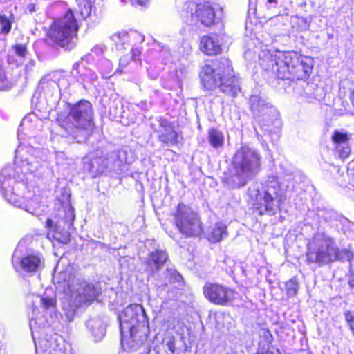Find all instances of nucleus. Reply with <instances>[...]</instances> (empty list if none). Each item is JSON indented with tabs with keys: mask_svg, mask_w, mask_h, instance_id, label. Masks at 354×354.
I'll return each mask as SVG.
<instances>
[{
	"mask_svg": "<svg viewBox=\"0 0 354 354\" xmlns=\"http://www.w3.org/2000/svg\"><path fill=\"white\" fill-rule=\"evenodd\" d=\"M63 212L64 213L63 216L64 221H74L75 218V209L71 205L64 207Z\"/></svg>",
	"mask_w": 354,
	"mask_h": 354,
	"instance_id": "bb28decb",
	"label": "nucleus"
},
{
	"mask_svg": "<svg viewBox=\"0 0 354 354\" xmlns=\"http://www.w3.org/2000/svg\"><path fill=\"white\" fill-rule=\"evenodd\" d=\"M202 291L204 297L209 303L221 306L232 305L237 295L234 289L218 282H206Z\"/></svg>",
	"mask_w": 354,
	"mask_h": 354,
	"instance_id": "6e6552de",
	"label": "nucleus"
},
{
	"mask_svg": "<svg viewBox=\"0 0 354 354\" xmlns=\"http://www.w3.org/2000/svg\"><path fill=\"white\" fill-rule=\"evenodd\" d=\"M297 289V283L294 280H289V295H295Z\"/></svg>",
	"mask_w": 354,
	"mask_h": 354,
	"instance_id": "2f4dec72",
	"label": "nucleus"
},
{
	"mask_svg": "<svg viewBox=\"0 0 354 354\" xmlns=\"http://www.w3.org/2000/svg\"><path fill=\"white\" fill-rule=\"evenodd\" d=\"M277 76L279 79H281V80L286 79L285 74H283L279 69L277 70Z\"/></svg>",
	"mask_w": 354,
	"mask_h": 354,
	"instance_id": "4c0bfd02",
	"label": "nucleus"
},
{
	"mask_svg": "<svg viewBox=\"0 0 354 354\" xmlns=\"http://www.w3.org/2000/svg\"><path fill=\"white\" fill-rule=\"evenodd\" d=\"M195 213L189 205L183 202L178 203L174 216L177 221H189Z\"/></svg>",
	"mask_w": 354,
	"mask_h": 354,
	"instance_id": "412c9836",
	"label": "nucleus"
},
{
	"mask_svg": "<svg viewBox=\"0 0 354 354\" xmlns=\"http://www.w3.org/2000/svg\"><path fill=\"white\" fill-rule=\"evenodd\" d=\"M231 165L232 169L223 173L222 182L233 188L242 187L260 170V154L246 145H241L234 153Z\"/></svg>",
	"mask_w": 354,
	"mask_h": 354,
	"instance_id": "f03ea898",
	"label": "nucleus"
},
{
	"mask_svg": "<svg viewBox=\"0 0 354 354\" xmlns=\"http://www.w3.org/2000/svg\"><path fill=\"white\" fill-rule=\"evenodd\" d=\"M68 115L57 119L60 127L73 137H77L83 132L93 131L95 123L91 103L82 99L75 104H68Z\"/></svg>",
	"mask_w": 354,
	"mask_h": 354,
	"instance_id": "20e7f679",
	"label": "nucleus"
},
{
	"mask_svg": "<svg viewBox=\"0 0 354 354\" xmlns=\"http://www.w3.org/2000/svg\"><path fill=\"white\" fill-rule=\"evenodd\" d=\"M168 255L165 251L155 250L148 254L144 261L145 271L151 274L158 271L167 261Z\"/></svg>",
	"mask_w": 354,
	"mask_h": 354,
	"instance_id": "ddd939ff",
	"label": "nucleus"
},
{
	"mask_svg": "<svg viewBox=\"0 0 354 354\" xmlns=\"http://www.w3.org/2000/svg\"><path fill=\"white\" fill-rule=\"evenodd\" d=\"M178 230L185 236H195L201 232L199 223H174Z\"/></svg>",
	"mask_w": 354,
	"mask_h": 354,
	"instance_id": "4be33fe9",
	"label": "nucleus"
},
{
	"mask_svg": "<svg viewBox=\"0 0 354 354\" xmlns=\"http://www.w3.org/2000/svg\"><path fill=\"white\" fill-rule=\"evenodd\" d=\"M41 258L36 254H27L21 258L20 268L27 273L35 272L40 266Z\"/></svg>",
	"mask_w": 354,
	"mask_h": 354,
	"instance_id": "6ab92c4d",
	"label": "nucleus"
},
{
	"mask_svg": "<svg viewBox=\"0 0 354 354\" xmlns=\"http://www.w3.org/2000/svg\"><path fill=\"white\" fill-rule=\"evenodd\" d=\"M160 127L162 129L158 131V141L166 146L177 145L180 136L174 127L169 122L162 123Z\"/></svg>",
	"mask_w": 354,
	"mask_h": 354,
	"instance_id": "2eb2a0df",
	"label": "nucleus"
},
{
	"mask_svg": "<svg viewBox=\"0 0 354 354\" xmlns=\"http://www.w3.org/2000/svg\"><path fill=\"white\" fill-rule=\"evenodd\" d=\"M344 218H343L342 216H340V215L337 214L336 212H333V211L327 213V214L325 216H324V219L325 221H328V220L342 221Z\"/></svg>",
	"mask_w": 354,
	"mask_h": 354,
	"instance_id": "c85d7f7f",
	"label": "nucleus"
},
{
	"mask_svg": "<svg viewBox=\"0 0 354 354\" xmlns=\"http://www.w3.org/2000/svg\"><path fill=\"white\" fill-rule=\"evenodd\" d=\"M345 316H346V319L348 322L350 328H351L353 333L354 334V312L353 313L348 312L346 313Z\"/></svg>",
	"mask_w": 354,
	"mask_h": 354,
	"instance_id": "c756f323",
	"label": "nucleus"
},
{
	"mask_svg": "<svg viewBox=\"0 0 354 354\" xmlns=\"http://www.w3.org/2000/svg\"><path fill=\"white\" fill-rule=\"evenodd\" d=\"M12 49L15 50L17 55L22 58L26 59L27 55V44H16L12 46Z\"/></svg>",
	"mask_w": 354,
	"mask_h": 354,
	"instance_id": "a878e982",
	"label": "nucleus"
},
{
	"mask_svg": "<svg viewBox=\"0 0 354 354\" xmlns=\"http://www.w3.org/2000/svg\"><path fill=\"white\" fill-rule=\"evenodd\" d=\"M249 109L254 118L264 116L272 106L259 95H251L248 100Z\"/></svg>",
	"mask_w": 354,
	"mask_h": 354,
	"instance_id": "dca6fc26",
	"label": "nucleus"
},
{
	"mask_svg": "<svg viewBox=\"0 0 354 354\" xmlns=\"http://www.w3.org/2000/svg\"><path fill=\"white\" fill-rule=\"evenodd\" d=\"M48 232L46 236L53 244L66 245L71 241L68 229L58 225L57 223H46Z\"/></svg>",
	"mask_w": 354,
	"mask_h": 354,
	"instance_id": "f8f14e48",
	"label": "nucleus"
},
{
	"mask_svg": "<svg viewBox=\"0 0 354 354\" xmlns=\"http://www.w3.org/2000/svg\"><path fill=\"white\" fill-rule=\"evenodd\" d=\"M80 62H76L73 64V69L79 73Z\"/></svg>",
	"mask_w": 354,
	"mask_h": 354,
	"instance_id": "58836bf2",
	"label": "nucleus"
},
{
	"mask_svg": "<svg viewBox=\"0 0 354 354\" xmlns=\"http://www.w3.org/2000/svg\"><path fill=\"white\" fill-rule=\"evenodd\" d=\"M166 283L165 286H170L173 290H178L184 286V279L176 270L166 269L165 272Z\"/></svg>",
	"mask_w": 354,
	"mask_h": 354,
	"instance_id": "aec40b11",
	"label": "nucleus"
},
{
	"mask_svg": "<svg viewBox=\"0 0 354 354\" xmlns=\"http://www.w3.org/2000/svg\"><path fill=\"white\" fill-rule=\"evenodd\" d=\"M291 64V73L297 80H306L312 73L313 60L309 57H304L295 52L289 55Z\"/></svg>",
	"mask_w": 354,
	"mask_h": 354,
	"instance_id": "1a4fd4ad",
	"label": "nucleus"
},
{
	"mask_svg": "<svg viewBox=\"0 0 354 354\" xmlns=\"http://www.w3.org/2000/svg\"><path fill=\"white\" fill-rule=\"evenodd\" d=\"M307 259L312 263L326 264L335 260H350L353 254L339 250L334 239L325 233H317L308 243Z\"/></svg>",
	"mask_w": 354,
	"mask_h": 354,
	"instance_id": "39448f33",
	"label": "nucleus"
},
{
	"mask_svg": "<svg viewBox=\"0 0 354 354\" xmlns=\"http://www.w3.org/2000/svg\"><path fill=\"white\" fill-rule=\"evenodd\" d=\"M227 236V227L223 223H215L212 225L207 233V239L213 243L221 241Z\"/></svg>",
	"mask_w": 354,
	"mask_h": 354,
	"instance_id": "a211bd4d",
	"label": "nucleus"
},
{
	"mask_svg": "<svg viewBox=\"0 0 354 354\" xmlns=\"http://www.w3.org/2000/svg\"><path fill=\"white\" fill-rule=\"evenodd\" d=\"M132 58L133 59H139L141 55L140 51L138 48L131 49Z\"/></svg>",
	"mask_w": 354,
	"mask_h": 354,
	"instance_id": "c9c22d12",
	"label": "nucleus"
},
{
	"mask_svg": "<svg viewBox=\"0 0 354 354\" xmlns=\"http://www.w3.org/2000/svg\"><path fill=\"white\" fill-rule=\"evenodd\" d=\"M348 283L352 291H354V270L351 271L348 277Z\"/></svg>",
	"mask_w": 354,
	"mask_h": 354,
	"instance_id": "72a5a7b5",
	"label": "nucleus"
},
{
	"mask_svg": "<svg viewBox=\"0 0 354 354\" xmlns=\"http://www.w3.org/2000/svg\"><path fill=\"white\" fill-rule=\"evenodd\" d=\"M120 328V342L122 346L126 344L124 330H129L130 337L133 341L142 340L147 337L149 330V320L142 305L130 304L119 315Z\"/></svg>",
	"mask_w": 354,
	"mask_h": 354,
	"instance_id": "423d86ee",
	"label": "nucleus"
},
{
	"mask_svg": "<svg viewBox=\"0 0 354 354\" xmlns=\"http://www.w3.org/2000/svg\"><path fill=\"white\" fill-rule=\"evenodd\" d=\"M275 1H276V0H268V2L270 3H274Z\"/></svg>",
	"mask_w": 354,
	"mask_h": 354,
	"instance_id": "a19ab883",
	"label": "nucleus"
},
{
	"mask_svg": "<svg viewBox=\"0 0 354 354\" xmlns=\"http://www.w3.org/2000/svg\"><path fill=\"white\" fill-rule=\"evenodd\" d=\"M283 198V190L277 183H270L263 192L257 191L252 203V208L259 215L272 214L274 210V201L281 202Z\"/></svg>",
	"mask_w": 354,
	"mask_h": 354,
	"instance_id": "0eeeda50",
	"label": "nucleus"
},
{
	"mask_svg": "<svg viewBox=\"0 0 354 354\" xmlns=\"http://www.w3.org/2000/svg\"><path fill=\"white\" fill-rule=\"evenodd\" d=\"M41 302L42 306L45 309L54 308L56 307L57 301L55 298L49 297H42L41 298Z\"/></svg>",
	"mask_w": 354,
	"mask_h": 354,
	"instance_id": "cd10ccee",
	"label": "nucleus"
},
{
	"mask_svg": "<svg viewBox=\"0 0 354 354\" xmlns=\"http://www.w3.org/2000/svg\"><path fill=\"white\" fill-rule=\"evenodd\" d=\"M6 79V72L3 69L2 65L0 64V83H4Z\"/></svg>",
	"mask_w": 354,
	"mask_h": 354,
	"instance_id": "f704fd0d",
	"label": "nucleus"
},
{
	"mask_svg": "<svg viewBox=\"0 0 354 354\" xmlns=\"http://www.w3.org/2000/svg\"><path fill=\"white\" fill-rule=\"evenodd\" d=\"M29 10H30V12L35 11V6H34V5H30V6Z\"/></svg>",
	"mask_w": 354,
	"mask_h": 354,
	"instance_id": "ea45409f",
	"label": "nucleus"
},
{
	"mask_svg": "<svg viewBox=\"0 0 354 354\" xmlns=\"http://www.w3.org/2000/svg\"><path fill=\"white\" fill-rule=\"evenodd\" d=\"M113 37H120V34H119V33L115 34V35H113Z\"/></svg>",
	"mask_w": 354,
	"mask_h": 354,
	"instance_id": "79ce46f5",
	"label": "nucleus"
},
{
	"mask_svg": "<svg viewBox=\"0 0 354 354\" xmlns=\"http://www.w3.org/2000/svg\"><path fill=\"white\" fill-rule=\"evenodd\" d=\"M46 221L50 222V221H51V220H50V219H47V221Z\"/></svg>",
	"mask_w": 354,
	"mask_h": 354,
	"instance_id": "c03bdc74",
	"label": "nucleus"
},
{
	"mask_svg": "<svg viewBox=\"0 0 354 354\" xmlns=\"http://www.w3.org/2000/svg\"><path fill=\"white\" fill-rule=\"evenodd\" d=\"M200 82L204 89L209 91L219 88L226 95L235 98L241 88L232 62L221 57L205 64L199 73Z\"/></svg>",
	"mask_w": 354,
	"mask_h": 354,
	"instance_id": "f257e3e1",
	"label": "nucleus"
},
{
	"mask_svg": "<svg viewBox=\"0 0 354 354\" xmlns=\"http://www.w3.org/2000/svg\"><path fill=\"white\" fill-rule=\"evenodd\" d=\"M133 5L146 6L149 3V0H131Z\"/></svg>",
	"mask_w": 354,
	"mask_h": 354,
	"instance_id": "473e14b6",
	"label": "nucleus"
},
{
	"mask_svg": "<svg viewBox=\"0 0 354 354\" xmlns=\"http://www.w3.org/2000/svg\"><path fill=\"white\" fill-rule=\"evenodd\" d=\"M199 50L206 56H216L222 53V43L217 34L211 33L202 36Z\"/></svg>",
	"mask_w": 354,
	"mask_h": 354,
	"instance_id": "9b49d317",
	"label": "nucleus"
},
{
	"mask_svg": "<svg viewBox=\"0 0 354 354\" xmlns=\"http://www.w3.org/2000/svg\"><path fill=\"white\" fill-rule=\"evenodd\" d=\"M257 335L259 337L257 350H272L279 352V350L272 345L274 337L268 328L259 326Z\"/></svg>",
	"mask_w": 354,
	"mask_h": 354,
	"instance_id": "f3484780",
	"label": "nucleus"
},
{
	"mask_svg": "<svg viewBox=\"0 0 354 354\" xmlns=\"http://www.w3.org/2000/svg\"><path fill=\"white\" fill-rule=\"evenodd\" d=\"M155 354H160V352L158 351H156V353H155Z\"/></svg>",
	"mask_w": 354,
	"mask_h": 354,
	"instance_id": "37998d69",
	"label": "nucleus"
},
{
	"mask_svg": "<svg viewBox=\"0 0 354 354\" xmlns=\"http://www.w3.org/2000/svg\"><path fill=\"white\" fill-rule=\"evenodd\" d=\"M80 26L73 10L68 8L63 16L53 18L48 26L44 28V40L53 46L69 50L77 37Z\"/></svg>",
	"mask_w": 354,
	"mask_h": 354,
	"instance_id": "7ed1b4c3",
	"label": "nucleus"
},
{
	"mask_svg": "<svg viewBox=\"0 0 354 354\" xmlns=\"http://www.w3.org/2000/svg\"><path fill=\"white\" fill-rule=\"evenodd\" d=\"M0 32L3 34H8L12 28V21H10L6 16L0 15Z\"/></svg>",
	"mask_w": 354,
	"mask_h": 354,
	"instance_id": "393cba45",
	"label": "nucleus"
},
{
	"mask_svg": "<svg viewBox=\"0 0 354 354\" xmlns=\"http://www.w3.org/2000/svg\"><path fill=\"white\" fill-rule=\"evenodd\" d=\"M79 13L82 19H86L91 14L93 4L91 0H77Z\"/></svg>",
	"mask_w": 354,
	"mask_h": 354,
	"instance_id": "b1692460",
	"label": "nucleus"
},
{
	"mask_svg": "<svg viewBox=\"0 0 354 354\" xmlns=\"http://www.w3.org/2000/svg\"><path fill=\"white\" fill-rule=\"evenodd\" d=\"M192 17L205 27L215 24L216 12L209 2L198 3Z\"/></svg>",
	"mask_w": 354,
	"mask_h": 354,
	"instance_id": "9d476101",
	"label": "nucleus"
},
{
	"mask_svg": "<svg viewBox=\"0 0 354 354\" xmlns=\"http://www.w3.org/2000/svg\"><path fill=\"white\" fill-rule=\"evenodd\" d=\"M277 351L272 350H257L256 354H275Z\"/></svg>",
	"mask_w": 354,
	"mask_h": 354,
	"instance_id": "e433bc0d",
	"label": "nucleus"
},
{
	"mask_svg": "<svg viewBox=\"0 0 354 354\" xmlns=\"http://www.w3.org/2000/svg\"><path fill=\"white\" fill-rule=\"evenodd\" d=\"M351 137L350 133L341 131H335L332 136V142L341 158H347L351 152L348 144Z\"/></svg>",
	"mask_w": 354,
	"mask_h": 354,
	"instance_id": "4468645a",
	"label": "nucleus"
},
{
	"mask_svg": "<svg viewBox=\"0 0 354 354\" xmlns=\"http://www.w3.org/2000/svg\"><path fill=\"white\" fill-rule=\"evenodd\" d=\"M208 140L214 148L221 147L224 143V138L222 132L212 128L208 131Z\"/></svg>",
	"mask_w": 354,
	"mask_h": 354,
	"instance_id": "5701e85b",
	"label": "nucleus"
},
{
	"mask_svg": "<svg viewBox=\"0 0 354 354\" xmlns=\"http://www.w3.org/2000/svg\"><path fill=\"white\" fill-rule=\"evenodd\" d=\"M167 348L171 353H174L176 351V339L174 337H171L167 343Z\"/></svg>",
	"mask_w": 354,
	"mask_h": 354,
	"instance_id": "7c9ffc66",
	"label": "nucleus"
}]
</instances>
